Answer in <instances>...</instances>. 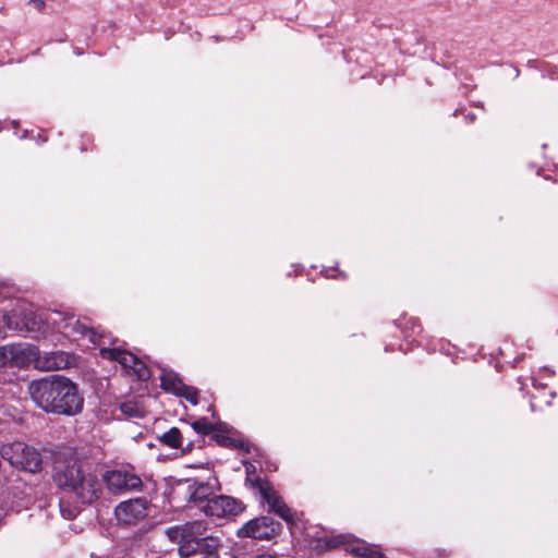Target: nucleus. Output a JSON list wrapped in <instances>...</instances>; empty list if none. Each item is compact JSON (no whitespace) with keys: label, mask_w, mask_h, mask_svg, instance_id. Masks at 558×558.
Masks as SVG:
<instances>
[{"label":"nucleus","mask_w":558,"mask_h":558,"mask_svg":"<svg viewBox=\"0 0 558 558\" xmlns=\"http://www.w3.org/2000/svg\"><path fill=\"white\" fill-rule=\"evenodd\" d=\"M33 402L45 412L75 415L83 409V398L76 385L65 376L49 375L28 384Z\"/></svg>","instance_id":"1"},{"label":"nucleus","mask_w":558,"mask_h":558,"mask_svg":"<svg viewBox=\"0 0 558 558\" xmlns=\"http://www.w3.org/2000/svg\"><path fill=\"white\" fill-rule=\"evenodd\" d=\"M53 478L59 487L75 493L84 504L93 502L101 493L99 480L95 475L86 473L83 463L77 460H71L65 465L57 466Z\"/></svg>","instance_id":"2"},{"label":"nucleus","mask_w":558,"mask_h":558,"mask_svg":"<svg viewBox=\"0 0 558 558\" xmlns=\"http://www.w3.org/2000/svg\"><path fill=\"white\" fill-rule=\"evenodd\" d=\"M5 329L14 331H41L45 322L29 305L14 299H7L0 292V337Z\"/></svg>","instance_id":"3"},{"label":"nucleus","mask_w":558,"mask_h":558,"mask_svg":"<svg viewBox=\"0 0 558 558\" xmlns=\"http://www.w3.org/2000/svg\"><path fill=\"white\" fill-rule=\"evenodd\" d=\"M185 544L179 548L180 556L185 558L197 551H215L220 546V539L207 534V525L203 521H193L183 525Z\"/></svg>","instance_id":"4"},{"label":"nucleus","mask_w":558,"mask_h":558,"mask_svg":"<svg viewBox=\"0 0 558 558\" xmlns=\"http://www.w3.org/2000/svg\"><path fill=\"white\" fill-rule=\"evenodd\" d=\"M0 453L4 460L17 469L31 473L38 472L41 469L40 452L22 441L3 445Z\"/></svg>","instance_id":"5"},{"label":"nucleus","mask_w":558,"mask_h":558,"mask_svg":"<svg viewBox=\"0 0 558 558\" xmlns=\"http://www.w3.org/2000/svg\"><path fill=\"white\" fill-rule=\"evenodd\" d=\"M46 319L68 337H72L74 339L77 337H87L94 344L101 345L105 343L102 335H99L96 330L89 328L85 323L75 319L72 314L57 311L49 314Z\"/></svg>","instance_id":"6"},{"label":"nucleus","mask_w":558,"mask_h":558,"mask_svg":"<svg viewBox=\"0 0 558 558\" xmlns=\"http://www.w3.org/2000/svg\"><path fill=\"white\" fill-rule=\"evenodd\" d=\"M108 489L114 494L138 492L143 487L142 478L130 468L106 471L102 475Z\"/></svg>","instance_id":"7"},{"label":"nucleus","mask_w":558,"mask_h":558,"mask_svg":"<svg viewBox=\"0 0 558 558\" xmlns=\"http://www.w3.org/2000/svg\"><path fill=\"white\" fill-rule=\"evenodd\" d=\"M36 348L28 343H10L0 347V367H26L33 362Z\"/></svg>","instance_id":"8"},{"label":"nucleus","mask_w":558,"mask_h":558,"mask_svg":"<svg viewBox=\"0 0 558 558\" xmlns=\"http://www.w3.org/2000/svg\"><path fill=\"white\" fill-rule=\"evenodd\" d=\"M99 353L104 359L117 361L124 368L133 371L140 380H146L150 376L148 367L129 351L101 347Z\"/></svg>","instance_id":"9"},{"label":"nucleus","mask_w":558,"mask_h":558,"mask_svg":"<svg viewBox=\"0 0 558 558\" xmlns=\"http://www.w3.org/2000/svg\"><path fill=\"white\" fill-rule=\"evenodd\" d=\"M280 524L270 517H259L248 521L238 532L240 537L270 539L279 531Z\"/></svg>","instance_id":"10"},{"label":"nucleus","mask_w":558,"mask_h":558,"mask_svg":"<svg viewBox=\"0 0 558 558\" xmlns=\"http://www.w3.org/2000/svg\"><path fill=\"white\" fill-rule=\"evenodd\" d=\"M202 511L207 517L226 518L240 513L242 506L236 499L230 496L214 495L210 500L202 506Z\"/></svg>","instance_id":"11"},{"label":"nucleus","mask_w":558,"mask_h":558,"mask_svg":"<svg viewBox=\"0 0 558 558\" xmlns=\"http://www.w3.org/2000/svg\"><path fill=\"white\" fill-rule=\"evenodd\" d=\"M147 510L145 499H130L119 504L116 508V517L121 524L133 525L147 515Z\"/></svg>","instance_id":"12"},{"label":"nucleus","mask_w":558,"mask_h":558,"mask_svg":"<svg viewBox=\"0 0 558 558\" xmlns=\"http://www.w3.org/2000/svg\"><path fill=\"white\" fill-rule=\"evenodd\" d=\"M33 362L36 368L49 372L69 367L73 363V356L64 351L39 352L36 349Z\"/></svg>","instance_id":"13"},{"label":"nucleus","mask_w":558,"mask_h":558,"mask_svg":"<svg viewBox=\"0 0 558 558\" xmlns=\"http://www.w3.org/2000/svg\"><path fill=\"white\" fill-rule=\"evenodd\" d=\"M257 488L263 500L267 502L270 511L275 512L287 522L292 521L290 508L267 482L257 481Z\"/></svg>","instance_id":"14"},{"label":"nucleus","mask_w":558,"mask_h":558,"mask_svg":"<svg viewBox=\"0 0 558 558\" xmlns=\"http://www.w3.org/2000/svg\"><path fill=\"white\" fill-rule=\"evenodd\" d=\"M160 381L162 389L166 391L184 397L192 404H197V390L183 384L175 374L171 372H162L160 375Z\"/></svg>","instance_id":"15"},{"label":"nucleus","mask_w":558,"mask_h":558,"mask_svg":"<svg viewBox=\"0 0 558 558\" xmlns=\"http://www.w3.org/2000/svg\"><path fill=\"white\" fill-rule=\"evenodd\" d=\"M186 497L187 501L193 504L202 511V506L205 505L215 495V485L210 482L204 483L199 481H187Z\"/></svg>","instance_id":"16"},{"label":"nucleus","mask_w":558,"mask_h":558,"mask_svg":"<svg viewBox=\"0 0 558 558\" xmlns=\"http://www.w3.org/2000/svg\"><path fill=\"white\" fill-rule=\"evenodd\" d=\"M191 426L199 435L215 433L214 438L222 445H226L228 441V437L222 434L227 427L221 422H210L206 417H202L194 421Z\"/></svg>","instance_id":"17"},{"label":"nucleus","mask_w":558,"mask_h":558,"mask_svg":"<svg viewBox=\"0 0 558 558\" xmlns=\"http://www.w3.org/2000/svg\"><path fill=\"white\" fill-rule=\"evenodd\" d=\"M345 550L361 558H385L376 546H369L364 542H353L345 546Z\"/></svg>","instance_id":"18"},{"label":"nucleus","mask_w":558,"mask_h":558,"mask_svg":"<svg viewBox=\"0 0 558 558\" xmlns=\"http://www.w3.org/2000/svg\"><path fill=\"white\" fill-rule=\"evenodd\" d=\"M159 440L170 448L178 449L182 446V434L179 428L172 427L163 433Z\"/></svg>","instance_id":"19"},{"label":"nucleus","mask_w":558,"mask_h":558,"mask_svg":"<svg viewBox=\"0 0 558 558\" xmlns=\"http://www.w3.org/2000/svg\"><path fill=\"white\" fill-rule=\"evenodd\" d=\"M120 409L128 417H143L145 415V409L136 401L123 402Z\"/></svg>","instance_id":"20"},{"label":"nucleus","mask_w":558,"mask_h":558,"mask_svg":"<svg viewBox=\"0 0 558 558\" xmlns=\"http://www.w3.org/2000/svg\"><path fill=\"white\" fill-rule=\"evenodd\" d=\"M167 535L172 543L179 544V548L185 544V532L183 525L168 529Z\"/></svg>","instance_id":"21"},{"label":"nucleus","mask_w":558,"mask_h":558,"mask_svg":"<svg viewBox=\"0 0 558 558\" xmlns=\"http://www.w3.org/2000/svg\"><path fill=\"white\" fill-rule=\"evenodd\" d=\"M325 276L329 277V278H344L345 277L341 271H338L335 268L326 269Z\"/></svg>","instance_id":"22"},{"label":"nucleus","mask_w":558,"mask_h":558,"mask_svg":"<svg viewBox=\"0 0 558 558\" xmlns=\"http://www.w3.org/2000/svg\"><path fill=\"white\" fill-rule=\"evenodd\" d=\"M254 471H255V468L252 464L246 466L247 481H250L255 487H257V481H260V480L259 478L253 480L252 474Z\"/></svg>","instance_id":"23"},{"label":"nucleus","mask_w":558,"mask_h":558,"mask_svg":"<svg viewBox=\"0 0 558 558\" xmlns=\"http://www.w3.org/2000/svg\"><path fill=\"white\" fill-rule=\"evenodd\" d=\"M31 3L37 10H41L45 7V3L43 0H31Z\"/></svg>","instance_id":"24"},{"label":"nucleus","mask_w":558,"mask_h":558,"mask_svg":"<svg viewBox=\"0 0 558 558\" xmlns=\"http://www.w3.org/2000/svg\"><path fill=\"white\" fill-rule=\"evenodd\" d=\"M256 558H278L276 555L271 554H260Z\"/></svg>","instance_id":"25"}]
</instances>
